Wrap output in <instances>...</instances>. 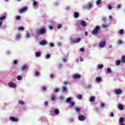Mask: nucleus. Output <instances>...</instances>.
<instances>
[{
	"label": "nucleus",
	"mask_w": 125,
	"mask_h": 125,
	"mask_svg": "<svg viewBox=\"0 0 125 125\" xmlns=\"http://www.w3.org/2000/svg\"><path fill=\"white\" fill-rule=\"evenodd\" d=\"M124 30H123V29H121L119 31L120 35H123V34H124Z\"/></svg>",
	"instance_id": "4c0bfd02"
},
{
	"label": "nucleus",
	"mask_w": 125,
	"mask_h": 125,
	"mask_svg": "<svg viewBox=\"0 0 125 125\" xmlns=\"http://www.w3.org/2000/svg\"><path fill=\"white\" fill-rule=\"evenodd\" d=\"M108 9H112V6H111V5H108Z\"/></svg>",
	"instance_id": "bf43d9fd"
},
{
	"label": "nucleus",
	"mask_w": 125,
	"mask_h": 125,
	"mask_svg": "<svg viewBox=\"0 0 125 125\" xmlns=\"http://www.w3.org/2000/svg\"><path fill=\"white\" fill-rule=\"evenodd\" d=\"M14 64L15 65H17V64H18V61H16V60L14 61Z\"/></svg>",
	"instance_id": "8fccbe9b"
},
{
	"label": "nucleus",
	"mask_w": 125,
	"mask_h": 125,
	"mask_svg": "<svg viewBox=\"0 0 125 125\" xmlns=\"http://www.w3.org/2000/svg\"><path fill=\"white\" fill-rule=\"evenodd\" d=\"M18 31H24V27L23 26H20L18 28Z\"/></svg>",
	"instance_id": "4be33fe9"
},
{
	"label": "nucleus",
	"mask_w": 125,
	"mask_h": 125,
	"mask_svg": "<svg viewBox=\"0 0 125 125\" xmlns=\"http://www.w3.org/2000/svg\"><path fill=\"white\" fill-rule=\"evenodd\" d=\"M41 55H42V53H41V52H36L35 53V56L36 57H40Z\"/></svg>",
	"instance_id": "dca6fc26"
},
{
	"label": "nucleus",
	"mask_w": 125,
	"mask_h": 125,
	"mask_svg": "<svg viewBox=\"0 0 125 125\" xmlns=\"http://www.w3.org/2000/svg\"><path fill=\"white\" fill-rule=\"evenodd\" d=\"M96 4L97 5H99L100 4H101V0H97L96 2Z\"/></svg>",
	"instance_id": "72a5a7b5"
},
{
	"label": "nucleus",
	"mask_w": 125,
	"mask_h": 125,
	"mask_svg": "<svg viewBox=\"0 0 125 125\" xmlns=\"http://www.w3.org/2000/svg\"><path fill=\"white\" fill-rule=\"evenodd\" d=\"M58 68H59V69H61V68H62V64H60L58 66Z\"/></svg>",
	"instance_id": "6e6d98bb"
},
{
	"label": "nucleus",
	"mask_w": 125,
	"mask_h": 125,
	"mask_svg": "<svg viewBox=\"0 0 125 125\" xmlns=\"http://www.w3.org/2000/svg\"><path fill=\"white\" fill-rule=\"evenodd\" d=\"M69 122H70V123H73V122H74V119H73V118H70V119H69Z\"/></svg>",
	"instance_id": "864d4df0"
},
{
	"label": "nucleus",
	"mask_w": 125,
	"mask_h": 125,
	"mask_svg": "<svg viewBox=\"0 0 125 125\" xmlns=\"http://www.w3.org/2000/svg\"><path fill=\"white\" fill-rule=\"evenodd\" d=\"M35 75L37 77H39V76H40V72H39V71H36L35 72Z\"/></svg>",
	"instance_id": "58836bf2"
},
{
	"label": "nucleus",
	"mask_w": 125,
	"mask_h": 125,
	"mask_svg": "<svg viewBox=\"0 0 125 125\" xmlns=\"http://www.w3.org/2000/svg\"><path fill=\"white\" fill-rule=\"evenodd\" d=\"M21 19V17L20 16H17L16 17V20H20Z\"/></svg>",
	"instance_id": "c9c22d12"
},
{
	"label": "nucleus",
	"mask_w": 125,
	"mask_h": 125,
	"mask_svg": "<svg viewBox=\"0 0 125 125\" xmlns=\"http://www.w3.org/2000/svg\"><path fill=\"white\" fill-rule=\"evenodd\" d=\"M45 58H46V59H48L50 58V54L46 55L45 56Z\"/></svg>",
	"instance_id": "ea45409f"
},
{
	"label": "nucleus",
	"mask_w": 125,
	"mask_h": 125,
	"mask_svg": "<svg viewBox=\"0 0 125 125\" xmlns=\"http://www.w3.org/2000/svg\"><path fill=\"white\" fill-rule=\"evenodd\" d=\"M102 28H107L108 27V25L106 23H103L102 25Z\"/></svg>",
	"instance_id": "cd10ccee"
},
{
	"label": "nucleus",
	"mask_w": 125,
	"mask_h": 125,
	"mask_svg": "<svg viewBox=\"0 0 125 125\" xmlns=\"http://www.w3.org/2000/svg\"><path fill=\"white\" fill-rule=\"evenodd\" d=\"M62 61H63V62H66L67 61V59H66L65 58H63V59H62Z\"/></svg>",
	"instance_id": "e2e57ef3"
},
{
	"label": "nucleus",
	"mask_w": 125,
	"mask_h": 125,
	"mask_svg": "<svg viewBox=\"0 0 125 125\" xmlns=\"http://www.w3.org/2000/svg\"><path fill=\"white\" fill-rule=\"evenodd\" d=\"M80 14H79V13L77 12H74V18H78L79 17Z\"/></svg>",
	"instance_id": "f3484780"
},
{
	"label": "nucleus",
	"mask_w": 125,
	"mask_h": 125,
	"mask_svg": "<svg viewBox=\"0 0 125 125\" xmlns=\"http://www.w3.org/2000/svg\"><path fill=\"white\" fill-rule=\"evenodd\" d=\"M29 68V66L24 64L21 66V70L22 71H24V70H26V69H28Z\"/></svg>",
	"instance_id": "9d476101"
},
{
	"label": "nucleus",
	"mask_w": 125,
	"mask_h": 125,
	"mask_svg": "<svg viewBox=\"0 0 125 125\" xmlns=\"http://www.w3.org/2000/svg\"><path fill=\"white\" fill-rule=\"evenodd\" d=\"M118 44H122V43H123V41H122L121 40H119L118 41Z\"/></svg>",
	"instance_id": "37998d69"
},
{
	"label": "nucleus",
	"mask_w": 125,
	"mask_h": 125,
	"mask_svg": "<svg viewBox=\"0 0 125 125\" xmlns=\"http://www.w3.org/2000/svg\"><path fill=\"white\" fill-rule=\"evenodd\" d=\"M121 61L120 60H118L116 62L115 64L117 66H119V65H120V64H121Z\"/></svg>",
	"instance_id": "c756f323"
},
{
	"label": "nucleus",
	"mask_w": 125,
	"mask_h": 125,
	"mask_svg": "<svg viewBox=\"0 0 125 125\" xmlns=\"http://www.w3.org/2000/svg\"><path fill=\"white\" fill-rule=\"evenodd\" d=\"M78 99H79V100H81L83 99V96L81 94L77 95Z\"/></svg>",
	"instance_id": "5701e85b"
},
{
	"label": "nucleus",
	"mask_w": 125,
	"mask_h": 125,
	"mask_svg": "<svg viewBox=\"0 0 125 125\" xmlns=\"http://www.w3.org/2000/svg\"><path fill=\"white\" fill-rule=\"evenodd\" d=\"M96 82H101V77H97L96 79Z\"/></svg>",
	"instance_id": "473e14b6"
},
{
	"label": "nucleus",
	"mask_w": 125,
	"mask_h": 125,
	"mask_svg": "<svg viewBox=\"0 0 125 125\" xmlns=\"http://www.w3.org/2000/svg\"><path fill=\"white\" fill-rule=\"evenodd\" d=\"M121 63H125V56H122L121 59Z\"/></svg>",
	"instance_id": "4468645a"
},
{
	"label": "nucleus",
	"mask_w": 125,
	"mask_h": 125,
	"mask_svg": "<svg viewBox=\"0 0 125 125\" xmlns=\"http://www.w3.org/2000/svg\"><path fill=\"white\" fill-rule=\"evenodd\" d=\"M42 89L43 91H45V90H46V87L43 86L42 87Z\"/></svg>",
	"instance_id": "a18cd8bd"
},
{
	"label": "nucleus",
	"mask_w": 125,
	"mask_h": 125,
	"mask_svg": "<svg viewBox=\"0 0 125 125\" xmlns=\"http://www.w3.org/2000/svg\"><path fill=\"white\" fill-rule=\"evenodd\" d=\"M105 45H106V42L105 41H102L99 44V46L101 48L104 47Z\"/></svg>",
	"instance_id": "423d86ee"
},
{
	"label": "nucleus",
	"mask_w": 125,
	"mask_h": 125,
	"mask_svg": "<svg viewBox=\"0 0 125 125\" xmlns=\"http://www.w3.org/2000/svg\"><path fill=\"white\" fill-rule=\"evenodd\" d=\"M38 5V2L36 1H33V5L34 6H36V5Z\"/></svg>",
	"instance_id": "c03bdc74"
},
{
	"label": "nucleus",
	"mask_w": 125,
	"mask_h": 125,
	"mask_svg": "<svg viewBox=\"0 0 125 125\" xmlns=\"http://www.w3.org/2000/svg\"><path fill=\"white\" fill-rule=\"evenodd\" d=\"M10 121H11V122H15L16 123H17L18 122V118H15L13 116H11L10 118Z\"/></svg>",
	"instance_id": "39448f33"
},
{
	"label": "nucleus",
	"mask_w": 125,
	"mask_h": 125,
	"mask_svg": "<svg viewBox=\"0 0 125 125\" xmlns=\"http://www.w3.org/2000/svg\"><path fill=\"white\" fill-rule=\"evenodd\" d=\"M103 21H106V18H103Z\"/></svg>",
	"instance_id": "774afa93"
},
{
	"label": "nucleus",
	"mask_w": 125,
	"mask_h": 125,
	"mask_svg": "<svg viewBox=\"0 0 125 125\" xmlns=\"http://www.w3.org/2000/svg\"><path fill=\"white\" fill-rule=\"evenodd\" d=\"M49 28L50 30H53V26H52V25H50L49 26Z\"/></svg>",
	"instance_id": "4d7b16f0"
},
{
	"label": "nucleus",
	"mask_w": 125,
	"mask_h": 125,
	"mask_svg": "<svg viewBox=\"0 0 125 125\" xmlns=\"http://www.w3.org/2000/svg\"><path fill=\"white\" fill-rule=\"evenodd\" d=\"M104 106H105V104H104V103L101 104V107H102V108H103V107H104Z\"/></svg>",
	"instance_id": "5fc2aeb1"
},
{
	"label": "nucleus",
	"mask_w": 125,
	"mask_h": 125,
	"mask_svg": "<svg viewBox=\"0 0 125 125\" xmlns=\"http://www.w3.org/2000/svg\"><path fill=\"white\" fill-rule=\"evenodd\" d=\"M46 32V31H45V28L44 27H42L41 29L36 30V33L38 36L44 35V34H45Z\"/></svg>",
	"instance_id": "f257e3e1"
},
{
	"label": "nucleus",
	"mask_w": 125,
	"mask_h": 125,
	"mask_svg": "<svg viewBox=\"0 0 125 125\" xmlns=\"http://www.w3.org/2000/svg\"><path fill=\"white\" fill-rule=\"evenodd\" d=\"M26 38H30V33H27L26 34Z\"/></svg>",
	"instance_id": "603ef678"
},
{
	"label": "nucleus",
	"mask_w": 125,
	"mask_h": 125,
	"mask_svg": "<svg viewBox=\"0 0 125 125\" xmlns=\"http://www.w3.org/2000/svg\"><path fill=\"white\" fill-rule=\"evenodd\" d=\"M80 61L81 62H83V58H80Z\"/></svg>",
	"instance_id": "69168bd1"
},
{
	"label": "nucleus",
	"mask_w": 125,
	"mask_h": 125,
	"mask_svg": "<svg viewBox=\"0 0 125 125\" xmlns=\"http://www.w3.org/2000/svg\"><path fill=\"white\" fill-rule=\"evenodd\" d=\"M50 46H51V47H54V44H53V43H50L49 44Z\"/></svg>",
	"instance_id": "09e8293b"
},
{
	"label": "nucleus",
	"mask_w": 125,
	"mask_h": 125,
	"mask_svg": "<svg viewBox=\"0 0 125 125\" xmlns=\"http://www.w3.org/2000/svg\"><path fill=\"white\" fill-rule=\"evenodd\" d=\"M75 111L77 113H80V112H81V108H80L79 107H76L75 108Z\"/></svg>",
	"instance_id": "b1692460"
},
{
	"label": "nucleus",
	"mask_w": 125,
	"mask_h": 125,
	"mask_svg": "<svg viewBox=\"0 0 125 125\" xmlns=\"http://www.w3.org/2000/svg\"><path fill=\"white\" fill-rule=\"evenodd\" d=\"M62 27V25L61 24H59L57 26L58 29H61Z\"/></svg>",
	"instance_id": "79ce46f5"
},
{
	"label": "nucleus",
	"mask_w": 125,
	"mask_h": 125,
	"mask_svg": "<svg viewBox=\"0 0 125 125\" xmlns=\"http://www.w3.org/2000/svg\"><path fill=\"white\" fill-rule=\"evenodd\" d=\"M21 38V34H18L16 36V39H18V40L19 39Z\"/></svg>",
	"instance_id": "7c9ffc66"
},
{
	"label": "nucleus",
	"mask_w": 125,
	"mask_h": 125,
	"mask_svg": "<svg viewBox=\"0 0 125 125\" xmlns=\"http://www.w3.org/2000/svg\"><path fill=\"white\" fill-rule=\"evenodd\" d=\"M81 24L83 27H85V26H86V23L83 21H81Z\"/></svg>",
	"instance_id": "aec40b11"
},
{
	"label": "nucleus",
	"mask_w": 125,
	"mask_h": 125,
	"mask_svg": "<svg viewBox=\"0 0 125 125\" xmlns=\"http://www.w3.org/2000/svg\"><path fill=\"white\" fill-rule=\"evenodd\" d=\"M79 119L80 121H84V120H85V116L83 115H80Z\"/></svg>",
	"instance_id": "f8f14e48"
},
{
	"label": "nucleus",
	"mask_w": 125,
	"mask_h": 125,
	"mask_svg": "<svg viewBox=\"0 0 125 125\" xmlns=\"http://www.w3.org/2000/svg\"><path fill=\"white\" fill-rule=\"evenodd\" d=\"M55 98H56V96L55 95H51V100L52 101H55Z\"/></svg>",
	"instance_id": "2eb2a0df"
},
{
	"label": "nucleus",
	"mask_w": 125,
	"mask_h": 125,
	"mask_svg": "<svg viewBox=\"0 0 125 125\" xmlns=\"http://www.w3.org/2000/svg\"><path fill=\"white\" fill-rule=\"evenodd\" d=\"M102 68H103V64H99L98 65L99 69H102Z\"/></svg>",
	"instance_id": "a19ab883"
},
{
	"label": "nucleus",
	"mask_w": 125,
	"mask_h": 125,
	"mask_svg": "<svg viewBox=\"0 0 125 125\" xmlns=\"http://www.w3.org/2000/svg\"><path fill=\"white\" fill-rule=\"evenodd\" d=\"M44 105H45V106H48V102L45 101L44 102Z\"/></svg>",
	"instance_id": "3c124183"
},
{
	"label": "nucleus",
	"mask_w": 125,
	"mask_h": 125,
	"mask_svg": "<svg viewBox=\"0 0 125 125\" xmlns=\"http://www.w3.org/2000/svg\"><path fill=\"white\" fill-rule=\"evenodd\" d=\"M17 80L18 81H21V80H22V76H21V75L18 76Z\"/></svg>",
	"instance_id": "2f4dec72"
},
{
	"label": "nucleus",
	"mask_w": 125,
	"mask_h": 125,
	"mask_svg": "<svg viewBox=\"0 0 125 125\" xmlns=\"http://www.w3.org/2000/svg\"><path fill=\"white\" fill-rule=\"evenodd\" d=\"M81 42V38H79L73 40L74 43H79Z\"/></svg>",
	"instance_id": "9b49d317"
},
{
	"label": "nucleus",
	"mask_w": 125,
	"mask_h": 125,
	"mask_svg": "<svg viewBox=\"0 0 125 125\" xmlns=\"http://www.w3.org/2000/svg\"><path fill=\"white\" fill-rule=\"evenodd\" d=\"M122 6V5H121V4H118V5H117V8H121V7Z\"/></svg>",
	"instance_id": "052dcab7"
},
{
	"label": "nucleus",
	"mask_w": 125,
	"mask_h": 125,
	"mask_svg": "<svg viewBox=\"0 0 125 125\" xmlns=\"http://www.w3.org/2000/svg\"><path fill=\"white\" fill-rule=\"evenodd\" d=\"M95 100V97L93 96H91L90 98V102H94V101Z\"/></svg>",
	"instance_id": "412c9836"
},
{
	"label": "nucleus",
	"mask_w": 125,
	"mask_h": 125,
	"mask_svg": "<svg viewBox=\"0 0 125 125\" xmlns=\"http://www.w3.org/2000/svg\"><path fill=\"white\" fill-rule=\"evenodd\" d=\"M101 29V27H100V26L97 25L93 29V30L92 31V35H97V34L99 33V31H100Z\"/></svg>",
	"instance_id": "f03ea898"
},
{
	"label": "nucleus",
	"mask_w": 125,
	"mask_h": 125,
	"mask_svg": "<svg viewBox=\"0 0 125 125\" xmlns=\"http://www.w3.org/2000/svg\"><path fill=\"white\" fill-rule=\"evenodd\" d=\"M65 9H66V10H69L70 9V7H69V6L66 7L65 8Z\"/></svg>",
	"instance_id": "0e129e2a"
},
{
	"label": "nucleus",
	"mask_w": 125,
	"mask_h": 125,
	"mask_svg": "<svg viewBox=\"0 0 125 125\" xmlns=\"http://www.w3.org/2000/svg\"><path fill=\"white\" fill-rule=\"evenodd\" d=\"M88 7H89V8H91V7H92V3H91L90 2H88Z\"/></svg>",
	"instance_id": "f704fd0d"
},
{
	"label": "nucleus",
	"mask_w": 125,
	"mask_h": 125,
	"mask_svg": "<svg viewBox=\"0 0 125 125\" xmlns=\"http://www.w3.org/2000/svg\"><path fill=\"white\" fill-rule=\"evenodd\" d=\"M107 71L108 72V73H112V70L110 68H107Z\"/></svg>",
	"instance_id": "e433bc0d"
},
{
	"label": "nucleus",
	"mask_w": 125,
	"mask_h": 125,
	"mask_svg": "<svg viewBox=\"0 0 125 125\" xmlns=\"http://www.w3.org/2000/svg\"><path fill=\"white\" fill-rule=\"evenodd\" d=\"M19 104H20L21 105H24L25 103L22 100H20L19 101Z\"/></svg>",
	"instance_id": "c85d7f7f"
},
{
	"label": "nucleus",
	"mask_w": 125,
	"mask_h": 125,
	"mask_svg": "<svg viewBox=\"0 0 125 125\" xmlns=\"http://www.w3.org/2000/svg\"><path fill=\"white\" fill-rule=\"evenodd\" d=\"M28 8L26 6L22 8H21L20 10V13H22V12H25V11H27Z\"/></svg>",
	"instance_id": "0eeeda50"
},
{
	"label": "nucleus",
	"mask_w": 125,
	"mask_h": 125,
	"mask_svg": "<svg viewBox=\"0 0 125 125\" xmlns=\"http://www.w3.org/2000/svg\"><path fill=\"white\" fill-rule=\"evenodd\" d=\"M81 75L78 74H75L73 76V79H80L81 78Z\"/></svg>",
	"instance_id": "1a4fd4ad"
},
{
	"label": "nucleus",
	"mask_w": 125,
	"mask_h": 125,
	"mask_svg": "<svg viewBox=\"0 0 125 125\" xmlns=\"http://www.w3.org/2000/svg\"><path fill=\"white\" fill-rule=\"evenodd\" d=\"M46 43H47V42L45 40H42L40 42L41 45H45Z\"/></svg>",
	"instance_id": "ddd939ff"
},
{
	"label": "nucleus",
	"mask_w": 125,
	"mask_h": 125,
	"mask_svg": "<svg viewBox=\"0 0 125 125\" xmlns=\"http://www.w3.org/2000/svg\"><path fill=\"white\" fill-rule=\"evenodd\" d=\"M115 94H121L122 93V90L120 89H116L114 91Z\"/></svg>",
	"instance_id": "6e6552de"
},
{
	"label": "nucleus",
	"mask_w": 125,
	"mask_h": 125,
	"mask_svg": "<svg viewBox=\"0 0 125 125\" xmlns=\"http://www.w3.org/2000/svg\"><path fill=\"white\" fill-rule=\"evenodd\" d=\"M6 18L5 16H2V17H0V21H2V20H4Z\"/></svg>",
	"instance_id": "393cba45"
},
{
	"label": "nucleus",
	"mask_w": 125,
	"mask_h": 125,
	"mask_svg": "<svg viewBox=\"0 0 125 125\" xmlns=\"http://www.w3.org/2000/svg\"><path fill=\"white\" fill-rule=\"evenodd\" d=\"M50 78L51 79H54V74L53 73H52L51 75H50Z\"/></svg>",
	"instance_id": "49530a36"
},
{
	"label": "nucleus",
	"mask_w": 125,
	"mask_h": 125,
	"mask_svg": "<svg viewBox=\"0 0 125 125\" xmlns=\"http://www.w3.org/2000/svg\"><path fill=\"white\" fill-rule=\"evenodd\" d=\"M71 101H72V99L71 98V97L67 98L66 102H67V103H70V105L71 107L75 106V102Z\"/></svg>",
	"instance_id": "7ed1b4c3"
},
{
	"label": "nucleus",
	"mask_w": 125,
	"mask_h": 125,
	"mask_svg": "<svg viewBox=\"0 0 125 125\" xmlns=\"http://www.w3.org/2000/svg\"><path fill=\"white\" fill-rule=\"evenodd\" d=\"M120 124H123L125 122V118L121 117L119 121Z\"/></svg>",
	"instance_id": "6ab92c4d"
},
{
	"label": "nucleus",
	"mask_w": 125,
	"mask_h": 125,
	"mask_svg": "<svg viewBox=\"0 0 125 125\" xmlns=\"http://www.w3.org/2000/svg\"><path fill=\"white\" fill-rule=\"evenodd\" d=\"M59 91V89L56 88L55 89L54 92H58Z\"/></svg>",
	"instance_id": "13d9d810"
},
{
	"label": "nucleus",
	"mask_w": 125,
	"mask_h": 125,
	"mask_svg": "<svg viewBox=\"0 0 125 125\" xmlns=\"http://www.w3.org/2000/svg\"><path fill=\"white\" fill-rule=\"evenodd\" d=\"M80 51H82V52H84V48H83V47L81 48L80 49Z\"/></svg>",
	"instance_id": "de8ad7c7"
},
{
	"label": "nucleus",
	"mask_w": 125,
	"mask_h": 125,
	"mask_svg": "<svg viewBox=\"0 0 125 125\" xmlns=\"http://www.w3.org/2000/svg\"><path fill=\"white\" fill-rule=\"evenodd\" d=\"M55 115H58L59 114V110L58 109H55L54 110Z\"/></svg>",
	"instance_id": "a878e982"
},
{
	"label": "nucleus",
	"mask_w": 125,
	"mask_h": 125,
	"mask_svg": "<svg viewBox=\"0 0 125 125\" xmlns=\"http://www.w3.org/2000/svg\"><path fill=\"white\" fill-rule=\"evenodd\" d=\"M67 91V87L66 86L62 87V92H66Z\"/></svg>",
	"instance_id": "bb28decb"
},
{
	"label": "nucleus",
	"mask_w": 125,
	"mask_h": 125,
	"mask_svg": "<svg viewBox=\"0 0 125 125\" xmlns=\"http://www.w3.org/2000/svg\"><path fill=\"white\" fill-rule=\"evenodd\" d=\"M118 108L119 110H124V106L121 104H118Z\"/></svg>",
	"instance_id": "a211bd4d"
},
{
	"label": "nucleus",
	"mask_w": 125,
	"mask_h": 125,
	"mask_svg": "<svg viewBox=\"0 0 125 125\" xmlns=\"http://www.w3.org/2000/svg\"><path fill=\"white\" fill-rule=\"evenodd\" d=\"M8 85L12 88H16V84L12 82H9Z\"/></svg>",
	"instance_id": "20e7f679"
},
{
	"label": "nucleus",
	"mask_w": 125,
	"mask_h": 125,
	"mask_svg": "<svg viewBox=\"0 0 125 125\" xmlns=\"http://www.w3.org/2000/svg\"><path fill=\"white\" fill-rule=\"evenodd\" d=\"M85 35L87 36V35H88V32H87V31L85 32Z\"/></svg>",
	"instance_id": "338daca9"
},
{
	"label": "nucleus",
	"mask_w": 125,
	"mask_h": 125,
	"mask_svg": "<svg viewBox=\"0 0 125 125\" xmlns=\"http://www.w3.org/2000/svg\"><path fill=\"white\" fill-rule=\"evenodd\" d=\"M110 117H114V113L113 112L110 113Z\"/></svg>",
	"instance_id": "680f3d73"
}]
</instances>
